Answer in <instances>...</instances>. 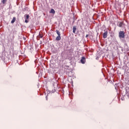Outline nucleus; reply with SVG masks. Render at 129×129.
<instances>
[{
	"label": "nucleus",
	"instance_id": "nucleus-1",
	"mask_svg": "<svg viewBox=\"0 0 129 129\" xmlns=\"http://www.w3.org/2000/svg\"><path fill=\"white\" fill-rule=\"evenodd\" d=\"M56 33L58 36L56 37V41H60L61 40V33L58 30H56Z\"/></svg>",
	"mask_w": 129,
	"mask_h": 129
},
{
	"label": "nucleus",
	"instance_id": "nucleus-2",
	"mask_svg": "<svg viewBox=\"0 0 129 129\" xmlns=\"http://www.w3.org/2000/svg\"><path fill=\"white\" fill-rule=\"evenodd\" d=\"M124 31H120L119 32V38L120 39H124Z\"/></svg>",
	"mask_w": 129,
	"mask_h": 129
},
{
	"label": "nucleus",
	"instance_id": "nucleus-3",
	"mask_svg": "<svg viewBox=\"0 0 129 129\" xmlns=\"http://www.w3.org/2000/svg\"><path fill=\"white\" fill-rule=\"evenodd\" d=\"M24 18L25 19V23H29V21H28V20H29V18H30V15H29L28 14H26L24 16Z\"/></svg>",
	"mask_w": 129,
	"mask_h": 129
},
{
	"label": "nucleus",
	"instance_id": "nucleus-4",
	"mask_svg": "<svg viewBox=\"0 0 129 129\" xmlns=\"http://www.w3.org/2000/svg\"><path fill=\"white\" fill-rule=\"evenodd\" d=\"M123 22H119L117 23V26L118 27H120V28H121V27H122V26H123Z\"/></svg>",
	"mask_w": 129,
	"mask_h": 129
},
{
	"label": "nucleus",
	"instance_id": "nucleus-5",
	"mask_svg": "<svg viewBox=\"0 0 129 129\" xmlns=\"http://www.w3.org/2000/svg\"><path fill=\"white\" fill-rule=\"evenodd\" d=\"M107 34H108V32H107V31H106L103 34V37L104 38V39L107 38Z\"/></svg>",
	"mask_w": 129,
	"mask_h": 129
},
{
	"label": "nucleus",
	"instance_id": "nucleus-6",
	"mask_svg": "<svg viewBox=\"0 0 129 129\" xmlns=\"http://www.w3.org/2000/svg\"><path fill=\"white\" fill-rule=\"evenodd\" d=\"M81 62L82 64H85V57H82L81 59Z\"/></svg>",
	"mask_w": 129,
	"mask_h": 129
},
{
	"label": "nucleus",
	"instance_id": "nucleus-7",
	"mask_svg": "<svg viewBox=\"0 0 129 129\" xmlns=\"http://www.w3.org/2000/svg\"><path fill=\"white\" fill-rule=\"evenodd\" d=\"M73 32L75 33H76V26H73Z\"/></svg>",
	"mask_w": 129,
	"mask_h": 129
},
{
	"label": "nucleus",
	"instance_id": "nucleus-8",
	"mask_svg": "<svg viewBox=\"0 0 129 129\" xmlns=\"http://www.w3.org/2000/svg\"><path fill=\"white\" fill-rule=\"evenodd\" d=\"M16 22V17H13V20L11 21V24H14Z\"/></svg>",
	"mask_w": 129,
	"mask_h": 129
},
{
	"label": "nucleus",
	"instance_id": "nucleus-9",
	"mask_svg": "<svg viewBox=\"0 0 129 129\" xmlns=\"http://www.w3.org/2000/svg\"><path fill=\"white\" fill-rule=\"evenodd\" d=\"M51 14H55V10H54V9H51L50 10V12Z\"/></svg>",
	"mask_w": 129,
	"mask_h": 129
},
{
	"label": "nucleus",
	"instance_id": "nucleus-10",
	"mask_svg": "<svg viewBox=\"0 0 129 129\" xmlns=\"http://www.w3.org/2000/svg\"><path fill=\"white\" fill-rule=\"evenodd\" d=\"M38 36L39 38H43V34H41V33H39Z\"/></svg>",
	"mask_w": 129,
	"mask_h": 129
},
{
	"label": "nucleus",
	"instance_id": "nucleus-11",
	"mask_svg": "<svg viewBox=\"0 0 129 129\" xmlns=\"http://www.w3.org/2000/svg\"><path fill=\"white\" fill-rule=\"evenodd\" d=\"M7 0H3L2 1V3L4 5H5V4H6L7 3Z\"/></svg>",
	"mask_w": 129,
	"mask_h": 129
},
{
	"label": "nucleus",
	"instance_id": "nucleus-12",
	"mask_svg": "<svg viewBox=\"0 0 129 129\" xmlns=\"http://www.w3.org/2000/svg\"><path fill=\"white\" fill-rule=\"evenodd\" d=\"M88 34H87L86 35V38H88Z\"/></svg>",
	"mask_w": 129,
	"mask_h": 129
}]
</instances>
